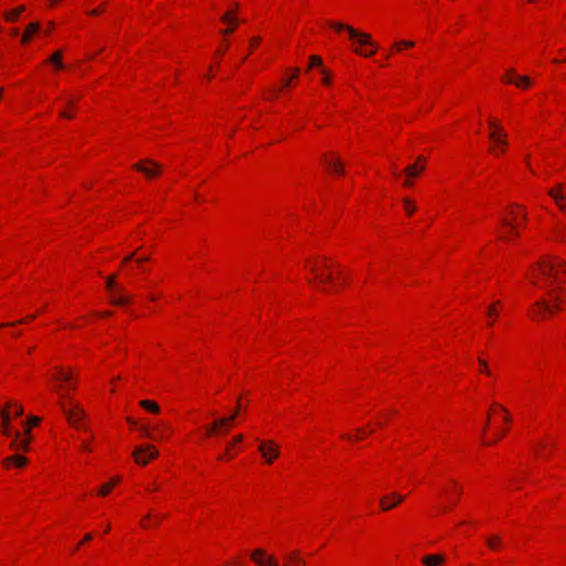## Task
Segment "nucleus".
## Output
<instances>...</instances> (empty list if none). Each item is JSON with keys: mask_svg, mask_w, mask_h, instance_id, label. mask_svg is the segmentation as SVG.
<instances>
[{"mask_svg": "<svg viewBox=\"0 0 566 566\" xmlns=\"http://www.w3.org/2000/svg\"><path fill=\"white\" fill-rule=\"evenodd\" d=\"M531 78L528 76H525V75H521V76H516L515 77V85L517 87H522V88H526L531 85Z\"/></svg>", "mask_w": 566, "mask_h": 566, "instance_id": "a878e982", "label": "nucleus"}, {"mask_svg": "<svg viewBox=\"0 0 566 566\" xmlns=\"http://www.w3.org/2000/svg\"><path fill=\"white\" fill-rule=\"evenodd\" d=\"M11 402V407L14 408V411H13V416L14 417H20L23 415V407L21 405H18L17 402Z\"/></svg>", "mask_w": 566, "mask_h": 566, "instance_id": "c9c22d12", "label": "nucleus"}, {"mask_svg": "<svg viewBox=\"0 0 566 566\" xmlns=\"http://www.w3.org/2000/svg\"><path fill=\"white\" fill-rule=\"evenodd\" d=\"M146 261H149V256H147V255H143V256L136 258V262L138 264H142L143 262H146Z\"/></svg>", "mask_w": 566, "mask_h": 566, "instance_id": "8fccbe9b", "label": "nucleus"}, {"mask_svg": "<svg viewBox=\"0 0 566 566\" xmlns=\"http://www.w3.org/2000/svg\"><path fill=\"white\" fill-rule=\"evenodd\" d=\"M410 178H411V177H408V178L405 180V182H403V185H405V186H407V187H411V186H412V181L410 180Z\"/></svg>", "mask_w": 566, "mask_h": 566, "instance_id": "6e6d98bb", "label": "nucleus"}, {"mask_svg": "<svg viewBox=\"0 0 566 566\" xmlns=\"http://www.w3.org/2000/svg\"><path fill=\"white\" fill-rule=\"evenodd\" d=\"M139 405L144 409H146V410H148L150 412H154V413H158L160 411V407L158 406V403L153 401V400H142L139 402Z\"/></svg>", "mask_w": 566, "mask_h": 566, "instance_id": "412c9836", "label": "nucleus"}, {"mask_svg": "<svg viewBox=\"0 0 566 566\" xmlns=\"http://www.w3.org/2000/svg\"><path fill=\"white\" fill-rule=\"evenodd\" d=\"M82 449H83V450H86V451H90V447H88V444H86V443H83V444H82Z\"/></svg>", "mask_w": 566, "mask_h": 566, "instance_id": "774afa93", "label": "nucleus"}, {"mask_svg": "<svg viewBox=\"0 0 566 566\" xmlns=\"http://www.w3.org/2000/svg\"><path fill=\"white\" fill-rule=\"evenodd\" d=\"M403 206L408 214H411L416 211V205H413L408 198L403 200Z\"/></svg>", "mask_w": 566, "mask_h": 566, "instance_id": "2f4dec72", "label": "nucleus"}, {"mask_svg": "<svg viewBox=\"0 0 566 566\" xmlns=\"http://www.w3.org/2000/svg\"><path fill=\"white\" fill-rule=\"evenodd\" d=\"M548 195L554 198V200L556 201V203L559 206V208L562 210H565L566 209V206L563 203V201L565 200V197L563 195H559L555 189H551L548 191Z\"/></svg>", "mask_w": 566, "mask_h": 566, "instance_id": "b1692460", "label": "nucleus"}, {"mask_svg": "<svg viewBox=\"0 0 566 566\" xmlns=\"http://www.w3.org/2000/svg\"><path fill=\"white\" fill-rule=\"evenodd\" d=\"M285 565L284 566H304L305 562L300 557L297 552H291L285 556Z\"/></svg>", "mask_w": 566, "mask_h": 566, "instance_id": "dca6fc26", "label": "nucleus"}, {"mask_svg": "<svg viewBox=\"0 0 566 566\" xmlns=\"http://www.w3.org/2000/svg\"><path fill=\"white\" fill-rule=\"evenodd\" d=\"M322 72H323V74L325 75V76H324V78H323V83H324V84H326V85H328V84H329V82H331V80H329V77H328V75H327V71L323 69V70H322Z\"/></svg>", "mask_w": 566, "mask_h": 566, "instance_id": "603ef678", "label": "nucleus"}, {"mask_svg": "<svg viewBox=\"0 0 566 566\" xmlns=\"http://www.w3.org/2000/svg\"><path fill=\"white\" fill-rule=\"evenodd\" d=\"M24 11V7L23 6H20L18 7L17 9L12 10V11H9L6 13V19L8 21H14L18 19V17L21 14V12Z\"/></svg>", "mask_w": 566, "mask_h": 566, "instance_id": "cd10ccee", "label": "nucleus"}, {"mask_svg": "<svg viewBox=\"0 0 566 566\" xmlns=\"http://www.w3.org/2000/svg\"><path fill=\"white\" fill-rule=\"evenodd\" d=\"M158 455V451L155 447L150 444H143L135 448L133 452V457L136 463L140 465H146L151 459H155Z\"/></svg>", "mask_w": 566, "mask_h": 566, "instance_id": "39448f33", "label": "nucleus"}, {"mask_svg": "<svg viewBox=\"0 0 566 566\" xmlns=\"http://www.w3.org/2000/svg\"><path fill=\"white\" fill-rule=\"evenodd\" d=\"M71 378L72 375L70 373H64L63 370H57L56 375L54 376V380L64 381L66 384H70Z\"/></svg>", "mask_w": 566, "mask_h": 566, "instance_id": "c85d7f7f", "label": "nucleus"}, {"mask_svg": "<svg viewBox=\"0 0 566 566\" xmlns=\"http://www.w3.org/2000/svg\"><path fill=\"white\" fill-rule=\"evenodd\" d=\"M251 559L258 566H277V560L273 555H266L263 549H255L251 554Z\"/></svg>", "mask_w": 566, "mask_h": 566, "instance_id": "9d476101", "label": "nucleus"}, {"mask_svg": "<svg viewBox=\"0 0 566 566\" xmlns=\"http://www.w3.org/2000/svg\"><path fill=\"white\" fill-rule=\"evenodd\" d=\"M423 170H424V166L418 165V164L409 165L405 169L408 177H417Z\"/></svg>", "mask_w": 566, "mask_h": 566, "instance_id": "aec40b11", "label": "nucleus"}, {"mask_svg": "<svg viewBox=\"0 0 566 566\" xmlns=\"http://www.w3.org/2000/svg\"><path fill=\"white\" fill-rule=\"evenodd\" d=\"M113 489V484H109V483H106L104 485H102L98 490V494L99 495H107Z\"/></svg>", "mask_w": 566, "mask_h": 566, "instance_id": "f704fd0d", "label": "nucleus"}, {"mask_svg": "<svg viewBox=\"0 0 566 566\" xmlns=\"http://www.w3.org/2000/svg\"><path fill=\"white\" fill-rule=\"evenodd\" d=\"M116 275H112V276H108L106 277V289L109 290V291H113L116 286Z\"/></svg>", "mask_w": 566, "mask_h": 566, "instance_id": "473e14b6", "label": "nucleus"}, {"mask_svg": "<svg viewBox=\"0 0 566 566\" xmlns=\"http://www.w3.org/2000/svg\"><path fill=\"white\" fill-rule=\"evenodd\" d=\"M479 364L483 367V370L486 373V374H490L489 369H488V365H486V361L483 360V359H479Z\"/></svg>", "mask_w": 566, "mask_h": 566, "instance_id": "3c124183", "label": "nucleus"}, {"mask_svg": "<svg viewBox=\"0 0 566 566\" xmlns=\"http://www.w3.org/2000/svg\"><path fill=\"white\" fill-rule=\"evenodd\" d=\"M322 59L317 55H312L310 57V67H314V66H322Z\"/></svg>", "mask_w": 566, "mask_h": 566, "instance_id": "72a5a7b5", "label": "nucleus"}, {"mask_svg": "<svg viewBox=\"0 0 566 566\" xmlns=\"http://www.w3.org/2000/svg\"><path fill=\"white\" fill-rule=\"evenodd\" d=\"M500 543L501 537L499 535H493L486 538V544L491 549H496Z\"/></svg>", "mask_w": 566, "mask_h": 566, "instance_id": "c756f323", "label": "nucleus"}, {"mask_svg": "<svg viewBox=\"0 0 566 566\" xmlns=\"http://www.w3.org/2000/svg\"><path fill=\"white\" fill-rule=\"evenodd\" d=\"M60 116L64 117V118H71L72 117V115L70 113H66V112H61Z\"/></svg>", "mask_w": 566, "mask_h": 566, "instance_id": "4d7b16f0", "label": "nucleus"}, {"mask_svg": "<svg viewBox=\"0 0 566 566\" xmlns=\"http://www.w3.org/2000/svg\"><path fill=\"white\" fill-rule=\"evenodd\" d=\"M489 423H490V417L488 416V417H486V421H485V422H483V426H484V427H483V432H484V431L486 430V428L489 427Z\"/></svg>", "mask_w": 566, "mask_h": 566, "instance_id": "bf43d9fd", "label": "nucleus"}, {"mask_svg": "<svg viewBox=\"0 0 566 566\" xmlns=\"http://www.w3.org/2000/svg\"><path fill=\"white\" fill-rule=\"evenodd\" d=\"M221 20L224 22V23H228V29H224L221 31L222 34H229L231 33L234 28L238 25V20L235 18L232 17V14L230 12H226Z\"/></svg>", "mask_w": 566, "mask_h": 566, "instance_id": "2eb2a0df", "label": "nucleus"}, {"mask_svg": "<svg viewBox=\"0 0 566 566\" xmlns=\"http://www.w3.org/2000/svg\"><path fill=\"white\" fill-rule=\"evenodd\" d=\"M323 163L327 166L329 170L335 171L336 174H344V165L338 157H327L323 156Z\"/></svg>", "mask_w": 566, "mask_h": 566, "instance_id": "ddd939ff", "label": "nucleus"}, {"mask_svg": "<svg viewBox=\"0 0 566 566\" xmlns=\"http://www.w3.org/2000/svg\"><path fill=\"white\" fill-rule=\"evenodd\" d=\"M66 103H67L69 106H73L75 102H74L73 98H70V99H67Z\"/></svg>", "mask_w": 566, "mask_h": 566, "instance_id": "0e129e2a", "label": "nucleus"}, {"mask_svg": "<svg viewBox=\"0 0 566 566\" xmlns=\"http://www.w3.org/2000/svg\"><path fill=\"white\" fill-rule=\"evenodd\" d=\"M306 266L314 275V277L310 280V283H313L321 291L326 292V289L319 287V285H323L326 282L333 281V275L331 273H324L325 270L326 271L329 270L331 265H328L324 259L322 263H319L317 261H315V262L307 261Z\"/></svg>", "mask_w": 566, "mask_h": 566, "instance_id": "f257e3e1", "label": "nucleus"}, {"mask_svg": "<svg viewBox=\"0 0 566 566\" xmlns=\"http://www.w3.org/2000/svg\"><path fill=\"white\" fill-rule=\"evenodd\" d=\"M489 126L491 128L490 139L495 145H506V139H505L506 135L504 134V132H503L501 125L497 123V120L490 119Z\"/></svg>", "mask_w": 566, "mask_h": 566, "instance_id": "9b49d317", "label": "nucleus"}, {"mask_svg": "<svg viewBox=\"0 0 566 566\" xmlns=\"http://www.w3.org/2000/svg\"><path fill=\"white\" fill-rule=\"evenodd\" d=\"M10 408H11V402L8 401L4 405V408L0 409V419H1L0 432H2L7 437H11L14 433L10 428L11 418H12L11 412L9 410Z\"/></svg>", "mask_w": 566, "mask_h": 566, "instance_id": "1a4fd4ad", "label": "nucleus"}, {"mask_svg": "<svg viewBox=\"0 0 566 566\" xmlns=\"http://www.w3.org/2000/svg\"><path fill=\"white\" fill-rule=\"evenodd\" d=\"M27 462H28V459L25 457L19 455V454L8 457L3 460V464L6 467H9V464L13 463L14 465H17L19 468H22L23 465L27 464Z\"/></svg>", "mask_w": 566, "mask_h": 566, "instance_id": "f3484780", "label": "nucleus"}, {"mask_svg": "<svg viewBox=\"0 0 566 566\" xmlns=\"http://www.w3.org/2000/svg\"><path fill=\"white\" fill-rule=\"evenodd\" d=\"M560 297H554V304L551 305L545 298H542L534 304V308L531 311V316L534 319H543L545 318L546 313H551L553 311H558L560 308Z\"/></svg>", "mask_w": 566, "mask_h": 566, "instance_id": "20e7f679", "label": "nucleus"}, {"mask_svg": "<svg viewBox=\"0 0 566 566\" xmlns=\"http://www.w3.org/2000/svg\"><path fill=\"white\" fill-rule=\"evenodd\" d=\"M515 72L513 69L507 70L505 76L503 77V81L509 84L515 83Z\"/></svg>", "mask_w": 566, "mask_h": 566, "instance_id": "7c9ffc66", "label": "nucleus"}, {"mask_svg": "<svg viewBox=\"0 0 566 566\" xmlns=\"http://www.w3.org/2000/svg\"><path fill=\"white\" fill-rule=\"evenodd\" d=\"M395 46L400 50L402 48H412L413 46V42L411 41H400V42H397L395 44Z\"/></svg>", "mask_w": 566, "mask_h": 566, "instance_id": "4c0bfd02", "label": "nucleus"}, {"mask_svg": "<svg viewBox=\"0 0 566 566\" xmlns=\"http://www.w3.org/2000/svg\"><path fill=\"white\" fill-rule=\"evenodd\" d=\"M134 169L143 172L146 177L151 178L160 172V166L150 159L142 160L135 164Z\"/></svg>", "mask_w": 566, "mask_h": 566, "instance_id": "6e6552de", "label": "nucleus"}, {"mask_svg": "<svg viewBox=\"0 0 566 566\" xmlns=\"http://www.w3.org/2000/svg\"><path fill=\"white\" fill-rule=\"evenodd\" d=\"M444 562V557L440 554L438 555H428L422 558V563L426 566H439Z\"/></svg>", "mask_w": 566, "mask_h": 566, "instance_id": "a211bd4d", "label": "nucleus"}, {"mask_svg": "<svg viewBox=\"0 0 566 566\" xmlns=\"http://www.w3.org/2000/svg\"><path fill=\"white\" fill-rule=\"evenodd\" d=\"M139 429H140L142 433H143L145 437H147V438H149V439H154V440L156 439V438L150 433L149 429H148L146 426H142Z\"/></svg>", "mask_w": 566, "mask_h": 566, "instance_id": "ea45409f", "label": "nucleus"}, {"mask_svg": "<svg viewBox=\"0 0 566 566\" xmlns=\"http://www.w3.org/2000/svg\"><path fill=\"white\" fill-rule=\"evenodd\" d=\"M10 438L12 441L10 443V448L14 450H28L30 439H22L19 431H15Z\"/></svg>", "mask_w": 566, "mask_h": 566, "instance_id": "4468645a", "label": "nucleus"}, {"mask_svg": "<svg viewBox=\"0 0 566 566\" xmlns=\"http://www.w3.org/2000/svg\"><path fill=\"white\" fill-rule=\"evenodd\" d=\"M451 483L453 486L452 491L457 494H461V492H462L461 485L454 480H451Z\"/></svg>", "mask_w": 566, "mask_h": 566, "instance_id": "a19ab883", "label": "nucleus"}, {"mask_svg": "<svg viewBox=\"0 0 566 566\" xmlns=\"http://www.w3.org/2000/svg\"><path fill=\"white\" fill-rule=\"evenodd\" d=\"M34 317H35V315H30V316H28V317H27V318H24V319H20V321H18L17 323H9V324H7V325H8V326H10V325H14V324H21V323H24V322H25V321H28V319H33Z\"/></svg>", "mask_w": 566, "mask_h": 566, "instance_id": "49530a36", "label": "nucleus"}, {"mask_svg": "<svg viewBox=\"0 0 566 566\" xmlns=\"http://www.w3.org/2000/svg\"><path fill=\"white\" fill-rule=\"evenodd\" d=\"M235 419V415H231L229 417H221L213 421V428H220L223 426L231 424Z\"/></svg>", "mask_w": 566, "mask_h": 566, "instance_id": "5701e85b", "label": "nucleus"}, {"mask_svg": "<svg viewBox=\"0 0 566 566\" xmlns=\"http://www.w3.org/2000/svg\"><path fill=\"white\" fill-rule=\"evenodd\" d=\"M102 12V9H95L90 12L91 15H96Z\"/></svg>", "mask_w": 566, "mask_h": 566, "instance_id": "680f3d73", "label": "nucleus"}, {"mask_svg": "<svg viewBox=\"0 0 566 566\" xmlns=\"http://www.w3.org/2000/svg\"><path fill=\"white\" fill-rule=\"evenodd\" d=\"M261 41V39L259 36L256 38H253L251 40V46H256L259 44V42Z\"/></svg>", "mask_w": 566, "mask_h": 566, "instance_id": "5fc2aeb1", "label": "nucleus"}, {"mask_svg": "<svg viewBox=\"0 0 566 566\" xmlns=\"http://www.w3.org/2000/svg\"><path fill=\"white\" fill-rule=\"evenodd\" d=\"M49 62L53 63L56 66V69H63L62 52L57 51V52L53 53L50 56Z\"/></svg>", "mask_w": 566, "mask_h": 566, "instance_id": "bb28decb", "label": "nucleus"}, {"mask_svg": "<svg viewBox=\"0 0 566 566\" xmlns=\"http://www.w3.org/2000/svg\"><path fill=\"white\" fill-rule=\"evenodd\" d=\"M240 408H241V406H240V399H239V400H238V406H237L235 411H234V413H233V415H235V417L238 416V413H239V411H240Z\"/></svg>", "mask_w": 566, "mask_h": 566, "instance_id": "e2e57ef3", "label": "nucleus"}, {"mask_svg": "<svg viewBox=\"0 0 566 566\" xmlns=\"http://www.w3.org/2000/svg\"><path fill=\"white\" fill-rule=\"evenodd\" d=\"M537 268L541 275L549 279L552 283L559 282L558 273L566 271V264L560 259H556L554 262H539Z\"/></svg>", "mask_w": 566, "mask_h": 566, "instance_id": "f03ea898", "label": "nucleus"}, {"mask_svg": "<svg viewBox=\"0 0 566 566\" xmlns=\"http://www.w3.org/2000/svg\"><path fill=\"white\" fill-rule=\"evenodd\" d=\"M242 439H243V436L242 434H238V436H235L233 438L232 443H239V442L242 441Z\"/></svg>", "mask_w": 566, "mask_h": 566, "instance_id": "864d4df0", "label": "nucleus"}, {"mask_svg": "<svg viewBox=\"0 0 566 566\" xmlns=\"http://www.w3.org/2000/svg\"><path fill=\"white\" fill-rule=\"evenodd\" d=\"M298 73H300V69H297V67L294 69L293 76L296 77L298 75Z\"/></svg>", "mask_w": 566, "mask_h": 566, "instance_id": "69168bd1", "label": "nucleus"}, {"mask_svg": "<svg viewBox=\"0 0 566 566\" xmlns=\"http://www.w3.org/2000/svg\"><path fill=\"white\" fill-rule=\"evenodd\" d=\"M130 296L123 295L122 292H118L112 297V303L115 305H126L130 302Z\"/></svg>", "mask_w": 566, "mask_h": 566, "instance_id": "4be33fe9", "label": "nucleus"}, {"mask_svg": "<svg viewBox=\"0 0 566 566\" xmlns=\"http://www.w3.org/2000/svg\"><path fill=\"white\" fill-rule=\"evenodd\" d=\"M135 255H136V252H133V253L128 254L127 256H125V258L123 259V263H127V262H129L130 260L135 259Z\"/></svg>", "mask_w": 566, "mask_h": 566, "instance_id": "de8ad7c7", "label": "nucleus"}, {"mask_svg": "<svg viewBox=\"0 0 566 566\" xmlns=\"http://www.w3.org/2000/svg\"><path fill=\"white\" fill-rule=\"evenodd\" d=\"M496 406L504 412V417H503L504 422L509 423L511 421V417H510L507 410L503 406H500V405H496Z\"/></svg>", "mask_w": 566, "mask_h": 566, "instance_id": "79ce46f5", "label": "nucleus"}, {"mask_svg": "<svg viewBox=\"0 0 566 566\" xmlns=\"http://www.w3.org/2000/svg\"><path fill=\"white\" fill-rule=\"evenodd\" d=\"M61 409L70 424L77 429H84L81 422L85 419V411L77 402L70 400L69 406L61 403Z\"/></svg>", "mask_w": 566, "mask_h": 566, "instance_id": "7ed1b4c3", "label": "nucleus"}, {"mask_svg": "<svg viewBox=\"0 0 566 566\" xmlns=\"http://www.w3.org/2000/svg\"><path fill=\"white\" fill-rule=\"evenodd\" d=\"M332 27L336 30V31H343V30H346L348 33H349V36L350 39L353 40H357V42L361 45H365V44H369L371 45L373 42L370 40V35L367 34V33H360L358 32L357 30H355L354 28L349 27V25H346V24H343V23H332Z\"/></svg>", "mask_w": 566, "mask_h": 566, "instance_id": "423d86ee", "label": "nucleus"}, {"mask_svg": "<svg viewBox=\"0 0 566 566\" xmlns=\"http://www.w3.org/2000/svg\"><path fill=\"white\" fill-rule=\"evenodd\" d=\"M405 500V496L398 493H391L389 495L382 496L379 501L380 507L382 511H389L396 507L399 503Z\"/></svg>", "mask_w": 566, "mask_h": 566, "instance_id": "f8f14e48", "label": "nucleus"}, {"mask_svg": "<svg viewBox=\"0 0 566 566\" xmlns=\"http://www.w3.org/2000/svg\"><path fill=\"white\" fill-rule=\"evenodd\" d=\"M218 429H219V428H213V423H212L211 426H208V427L206 428V433H207L208 436H211V434H212L216 430H218Z\"/></svg>", "mask_w": 566, "mask_h": 566, "instance_id": "a18cd8bd", "label": "nucleus"}, {"mask_svg": "<svg viewBox=\"0 0 566 566\" xmlns=\"http://www.w3.org/2000/svg\"><path fill=\"white\" fill-rule=\"evenodd\" d=\"M557 237L559 240H564V237H566V228H559L557 229Z\"/></svg>", "mask_w": 566, "mask_h": 566, "instance_id": "c03bdc74", "label": "nucleus"}, {"mask_svg": "<svg viewBox=\"0 0 566 566\" xmlns=\"http://www.w3.org/2000/svg\"><path fill=\"white\" fill-rule=\"evenodd\" d=\"M258 449L269 464H271L280 454L279 446L272 440L262 441Z\"/></svg>", "mask_w": 566, "mask_h": 566, "instance_id": "0eeeda50", "label": "nucleus"}, {"mask_svg": "<svg viewBox=\"0 0 566 566\" xmlns=\"http://www.w3.org/2000/svg\"><path fill=\"white\" fill-rule=\"evenodd\" d=\"M500 302H496L495 304L491 305L489 308H488V315L490 317H493V315H496L497 314V311H496V307L495 305L499 304Z\"/></svg>", "mask_w": 566, "mask_h": 566, "instance_id": "37998d69", "label": "nucleus"}, {"mask_svg": "<svg viewBox=\"0 0 566 566\" xmlns=\"http://www.w3.org/2000/svg\"><path fill=\"white\" fill-rule=\"evenodd\" d=\"M119 481H120L119 476H116V478H114V479L109 482V484H113V486H114V485H115V484H117Z\"/></svg>", "mask_w": 566, "mask_h": 566, "instance_id": "052dcab7", "label": "nucleus"}, {"mask_svg": "<svg viewBox=\"0 0 566 566\" xmlns=\"http://www.w3.org/2000/svg\"><path fill=\"white\" fill-rule=\"evenodd\" d=\"M502 222H503V224H505L512 229L513 235H518V232L515 231V224L512 221H509L507 219H503Z\"/></svg>", "mask_w": 566, "mask_h": 566, "instance_id": "58836bf2", "label": "nucleus"}, {"mask_svg": "<svg viewBox=\"0 0 566 566\" xmlns=\"http://www.w3.org/2000/svg\"><path fill=\"white\" fill-rule=\"evenodd\" d=\"M356 52H358V53H360V54H363L365 56H371L375 53L374 50H370V51L369 50H366V51H358V50H356Z\"/></svg>", "mask_w": 566, "mask_h": 566, "instance_id": "09e8293b", "label": "nucleus"}, {"mask_svg": "<svg viewBox=\"0 0 566 566\" xmlns=\"http://www.w3.org/2000/svg\"><path fill=\"white\" fill-rule=\"evenodd\" d=\"M127 422H128L129 424H132V426H135V424H136V422H135L132 418H127Z\"/></svg>", "mask_w": 566, "mask_h": 566, "instance_id": "338daca9", "label": "nucleus"}, {"mask_svg": "<svg viewBox=\"0 0 566 566\" xmlns=\"http://www.w3.org/2000/svg\"><path fill=\"white\" fill-rule=\"evenodd\" d=\"M40 423V418L32 416L27 421L23 422L25 434L30 433V428L38 426Z\"/></svg>", "mask_w": 566, "mask_h": 566, "instance_id": "393cba45", "label": "nucleus"}, {"mask_svg": "<svg viewBox=\"0 0 566 566\" xmlns=\"http://www.w3.org/2000/svg\"><path fill=\"white\" fill-rule=\"evenodd\" d=\"M40 30V23L38 22H33V23H30L27 29H25V32L21 39L22 43H28L31 39V35L34 34L35 32H38Z\"/></svg>", "mask_w": 566, "mask_h": 566, "instance_id": "6ab92c4d", "label": "nucleus"}, {"mask_svg": "<svg viewBox=\"0 0 566 566\" xmlns=\"http://www.w3.org/2000/svg\"><path fill=\"white\" fill-rule=\"evenodd\" d=\"M460 494L454 493L453 497L451 495H448L449 497V505L443 507V511H447L449 507L455 505L458 503V497Z\"/></svg>", "mask_w": 566, "mask_h": 566, "instance_id": "e433bc0d", "label": "nucleus"}, {"mask_svg": "<svg viewBox=\"0 0 566 566\" xmlns=\"http://www.w3.org/2000/svg\"><path fill=\"white\" fill-rule=\"evenodd\" d=\"M489 423H490V417L488 416V417H486V421H485V422H483V426H484V427H483V432H484V431L486 430V428L489 427Z\"/></svg>", "mask_w": 566, "mask_h": 566, "instance_id": "13d9d810", "label": "nucleus"}]
</instances>
